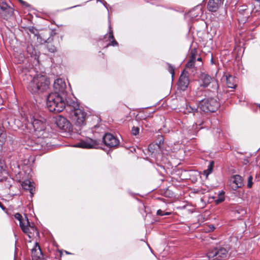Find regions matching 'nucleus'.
Returning a JSON list of instances; mask_svg holds the SVG:
<instances>
[{"label":"nucleus","instance_id":"obj_35","mask_svg":"<svg viewBox=\"0 0 260 260\" xmlns=\"http://www.w3.org/2000/svg\"><path fill=\"white\" fill-rule=\"evenodd\" d=\"M245 7H246V6H242L241 7V8L239 10V11H244L246 10V9L245 8Z\"/></svg>","mask_w":260,"mask_h":260},{"label":"nucleus","instance_id":"obj_29","mask_svg":"<svg viewBox=\"0 0 260 260\" xmlns=\"http://www.w3.org/2000/svg\"><path fill=\"white\" fill-rule=\"evenodd\" d=\"M140 129L138 127L133 126L132 129V134L134 136H137L139 133Z\"/></svg>","mask_w":260,"mask_h":260},{"label":"nucleus","instance_id":"obj_14","mask_svg":"<svg viewBox=\"0 0 260 260\" xmlns=\"http://www.w3.org/2000/svg\"><path fill=\"white\" fill-rule=\"evenodd\" d=\"M230 182L232 189L236 190L243 185V179L240 175H234L231 178Z\"/></svg>","mask_w":260,"mask_h":260},{"label":"nucleus","instance_id":"obj_25","mask_svg":"<svg viewBox=\"0 0 260 260\" xmlns=\"http://www.w3.org/2000/svg\"><path fill=\"white\" fill-rule=\"evenodd\" d=\"M224 200V196L223 192L220 193L217 199H215V202L217 204L222 202Z\"/></svg>","mask_w":260,"mask_h":260},{"label":"nucleus","instance_id":"obj_34","mask_svg":"<svg viewBox=\"0 0 260 260\" xmlns=\"http://www.w3.org/2000/svg\"><path fill=\"white\" fill-rule=\"evenodd\" d=\"M164 211L160 209L158 210L157 211V214L158 215L162 216V215H164Z\"/></svg>","mask_w":260,"mask_h":260},{"label":"nucleus","instance_id":"obj_42","mask_svg":"<svg viewBox=\"0 0 260 260\" xmlns=\"http://www.w3.org/2000/svg\"><path fill=\"white\" fill-rule=\"evenodd\" d=\"M104 6H105V8H106V9H108V7H107V6H106L105 4H104Z\"/></svg>","mask_w":260,"mask_h":260},{"label":"nucleus","instance_id":"obj_3","mask_svg":"<svg viewBox=\"0 0 260 260\" xmlns=\"http://www.w3.org/2000/svg\"><path fill=\"white\" fill-rule=\"evenodd\" d=\"M64 97L57 93H51L47 99L46 106L48 110L54 113L63 111L65 108Z\"/></svg>","mask_w":260,"mask_h":260},{"label":"nucleus","instance_id":"obj_13","mask_svg":"<svg viewBox=\"0 0 260 260\" xmlns=\"http://www.w3.org/2000/svg\"><path fill=\"white\" fill-rule=\"evenodd\" d=\"M189 83V80L188 76V73L184 71L179 78L178 86L181 90L184 91L187 88Z\"/></svg>","mask_w":260,"mask_h":260},{"label":"nucleus","instance_id":"obj_46","mask_svg":"<svg viewBox=\"0 0 260 260\" xmlns=\"http://www.w3.org/2000/svg\"><path fill=\"white\" fill-rule=\"evenodd\" d=\"M104 6H105V8H106V9H108V7H107V6H106L105 4H104Z\"/></svg>","mask_w":260,"mask_h":260},{"label":"nucleus","instance_id":"obj_10","mask_svg":"<svg viewBox=\"0 0 260 260\" xmlns=\"http://www.w3.org/2000/svg\"><path fill=\"white\" fill-rule=\"evenodd\" d=\"M55 123L59 128L65 131H70L71 127V123L65 117L61 116H58L56 119Z\"/></svg>","mask_w":260,"mask_h":260},{"label":"nucleus","instance_id":"obj_5","mask_svg":"<svg viewBox=\"0 0 260 260\" xmlns=\"http://www.w3.org/2000/svg\"><path fill=\"white\" fill-rule=\"evenodd\" d=\"M201 110L205 112H213L219 107L217 98H208L201 100L199 105Z\"/></svg>","mask_w":260,"mask_h":260},{"label":"nucleus","instance_id":"obj_18","mask_svg":"<svg viewBox=\"0 0 260 260\" xmlns=\"http://www.w3.org/2000/svg\"><path fill=\"white\" fill-rule=\"evenodd\" d=\"M22 186L23 189L26 190H29L31 194H32L33 184L32 182L29 180H26L22 183Z\"/></svg>","mask_w":260,"mask_h":260},{"label":"nucleus","instance_id":"obj_36","mask_svg":"<svg viewBox=\"0 0 260 260\" xmlns=\"http://www.w3.org/2000/svg\"><path fill=\"white\" fill-rule=\"evenodd\" d=\"M171 214V212H165L164 213V215H169Z\"/></svg>","mask_w":260,"mask_h":260},{"label":"nucleus","instance_id":"obj_7","mask_svg":"<svg viewBox=\"0 0 260 260\" xmlns=\"http://www.w3.org/2000/svg\"><path fill=\"white\" fill-rule=\"evenodd\" d=\"M104 144L108 147H114L119 145V141L114 136L111 134H106L103 137Z\"/></svg>","mask_w":260,"mask_h":260},{"label":"nucleus","instance_id":"obj_19","mask_svg":"<svg viewBox=\"0 0 260 260\" xmlns=\"http://www.w3.org/2000/svg\"><path fill=\"white\" fill-rule=\"evenodd\" d=\"M109 40L110 41V40H112V41H111V42L110 43H109L108 45H107V46H109L110 45H111V46H116V45H118V43L117 42V41L116 40H114V36H113V31L112 30V28H111V27L110 25H109Z\"/></svg>","mask_w":260,"mask_h":260},{"label":"nucleus","instance_id":"obj_26","mask_svg":"<svg viewBox=\"0 0 260 260\" xmlns=\"http://www.w3.org/2000/svg\"><path fill=\"white\" fill-rule=\"evenodd\" d=\"M15 218L17 219L19 221V225L20 226V223L22 222V223H24L25 222V219H24L21 216V215L18 213H16L14 215Z\"/></svg>","mask_w":260,"mask_h":260},{"label":"nucleus","instance_id":"obj_31","mask_svg":"<svg viewBox=\"0 0 260 260\" xmlns=\"http://www.w3.org/2000/svg\"><path fill=\"white\" fill-rule=\"evenodd\" d=\"M168 66H169L168 71L171 74L172 77L173 78L175 75L174 69L173 67H172L170 64H169Z\"/></svg>","mask_w":260,"mask_h":260},{"label":"nucleus","instance_id":"obj_1","mask_svg":"<svg viewBox=\"0 0 260 260\" xmlns=\"http://www.w3.org/2000/svg\"><path fill=\"white\" fill-rule=\"evenodd\" d=\"M27 89L32 93L42 92L49 88L50 81L46 76L36 75L34 77L26 75Z\"/></svg>","mask_w":260,"mask_h":260},{"label":"nucleus","instance_id":"obj_44","mask_svg":"<svg viewBox=\"0 0 260 260\" xmlns=\"http://www.w3.org/2000/svg\"><path fill=\"white\" fill-rule=\"evenodd\" d=\"M104 6H105V8H106V9H108V7H107V6H106L105 4H104Z\"/></svg>","mask_w":260,"mask_h":260},{"label":"nucleus","instance_id":"obj_16","mask_svg":"<svg viewBox=\"0 0 260 260\" xmlns=\"http://www.w3.org/2000/svg\"><path fill=\"white\" fill-rule=\"evenodd\" d=\"M31 255L33 259H40L42 257V252L38 243H36L31 250Z\"/></svg>","mask_w":260,"mask_h":260},{"label":"nucleus","instance_id":"obj_22","mask_svg":"<svg viewBox=\"0 0 260 260\" xmlns=\"http://www.w3.org/2000/svg\"><path fill=\"white\" fill-rule=\"evenodd\" d=\"M186 110L188 113H192L194 115L196 113H198V107L192 106L190 105H186Z\"/></svg>","mask_w":260,"mask_h":260},{"label":"nucleus","instance_id":"obj_48","mask_svg":"<svg viewBox=\"0 0 260 260\" xmlns=\"http://www.w3.org/2000/svg\"><path fill=\"white\" fill-rule=\"evenodd\" d=\"M29 54H31V55H32V54H33V53H31V52H29Z\"/></svg>","mask_w":260,"mask_h":260},{"label":"nucleus","instance_id":"obj_20","mask_svg":"<svg viewBox=\"0 0 260 260\" xmlns=\"http://www.w3.org/2000/svg\"><path fill=\"white\" fill-rule=\"evenodd\" d=\"M201 13V9L199 7H196L192 9L189 12V15L192 18L196 17Z\"/></svg>","mask_w":260,"mask_h":260},{"label":"nucleus","instance_id":"obj_32","mask_svg":"<svg viewBox=\"0 0 260 260\" xmlns=\"http://www.w3.org/2000/svg\"><path fill=\"white\" fill-rule=\"evenodd\" d=\"M236 211L238 214H241L242 216L246 214V211L241 208H239V209H237Z\"/></svg>","mask_w":260,"mask_h":260},{"label":"nucleus","instance_id":"obj_15","mask_svg":"<svg viewBox=\"0 0 260 260\" xmlns=\"http://www.w3.org/2000/svg\"><path fill=\"white\" fill-rule=\"evenodd\" d=\"M222 0H209L207 4V8L209 11L216 12L221 4Z\"/></svg>","mask_w":260,"mask_h":260},{"label":"nucleus","instance_id":"obj_2","mask_svg":"<svg viewBox=\"0 0 260 260\" xmlns=\"http://www.w3.org/2000/svg\"><path fill=\"white\" fill-rule=\"evenodd\" d=\"M27 127H33L34 135L38 139L46 137V122L44 118L38 116L29 115L26 117Z\"/></svg>","mask_w":260,"mask_h":260},{"label":"nucleus","instance_id":"obj_9","mask_svg":"<svg viewBox=\"0 0 260 260\" xmlns=\"http://www.w3.org/2000/svg\"><path fill=\"white\" fill-rule=\"evenodd\" d=\"M53 87L55 92L65 96L64 93L66 91V84L64 80L62 79H57L54 81Z\"/></svg>","mask_w":260,"mask_h":260},{"label":"nucleus","instance_id":"obj_37","mask_svg":"<svg viewBox=\"0 0 260 260\" xmlns=\"http://www.w3.org/2000/svg\"><path fill=\"white\" fill-rule=\"evenodd\" d=\"M19 1L20 2V3L23 5H26L27 6V5L26 4V3L23 1H22V0H19Z\"/></svg>","mask_w":260,"mask_h":260},{"label":"nucleus","instance_id":"obj_33","mask_svg":"<svg viewBox=\"0 0 260 260\" xmlns=\"http://www.w3.org/2000/svg\"><path fill=\"white\" fill-rule=\"evenodd\" d=\"M48 50L50 52L53 53L56 51V49L54 46H51L48 48Z\"/></svg>","mask_w":260,"mask_h":260},{"label":"nucleus","instance_id":"obj_8","mask_svg":"<svg viewBox=\"0 0 260 260\" xmlns=\"http://www.w3.org/2000/svg\"><path fill=\"white\" fill-rule=\"evenodd\" d=\"M20 228L23 232L26 234L29 239L34 236L35 232L37 233L36 228L34 226H30L28 218L25 217V222L22 223L21 222Z\"/></svg>","mask_w":260,"mask_h":260},{"label":"nucleus","instance_id":"obj_49","mask_svg":"<svg viewBox=\"0 0 260 260\" xmlns=\"http://www.w3.org/2000/svg\"><path fill=\"white\" fill-rule=\"evenodd\" d=\"M66 253H67V254H70V253H69V252H67V251H66Z\"/></svg>","mask_w":260,"mask_h":260},{"label":"nucleus","instance_id":"obj_6","mask_svg":"<svg viewBox=\"0 0 260 260\" xmlns=\"http://www.w3.org/2000/svg\"><path fill=\"white\" fill-rule=\"evenodd\" d=\"M227 255L228 251L223 247L211 248L207 253L209 260H219L225 258Z\"/></svg>","mask_w":260,"mask_h":260},{"label":"nucleus","instance_id":"obj_43","mask_svg":"<svg viewBox=\"0 0 260 260\" xmlns=\"http://www.w3.org/2000/svg\"><path fill=\"white\" fill-rule=\"evenodd\" d=\"M104 6H105V8H106V9H108V7H107V6H106L105 4H104Z\"/></svg>","mask_w":260,"mask_h":260},{"label":"nucleus","instance_id":"obj_45","mask_svg":"<svg viewBox=\"0 0 260 260\" xmlns=\"http://www.w3.org/2000/svg\"><path fill=\"white\" fill-rule=\"evenodd\" d=\"M104 6H105V8H106V9H108V7H107V6H106L105 4H104Z\"/></svg>","mask_w":260,"mask_h":260},{"label":"nucleus","instance_id":"obj_28","mask_svg":"<svg viewBox=\"0 0 260 260\" xmlns=\"http://www.w3.org/2000/svg\"><path fill=\"white\" fill-rule=\"evenodd\" d=\"M159 148V146L157 144H151L148 146V150L152 153V154L154 153V150L156 148Z\"/></svg>","mask_w":260,"mask_h":260},{"label":"nucleus","instance_id":"obj_41","mask_svg":"<svg viewBox=\"0 0 260 260\" xmlns=\"http://www.w3.org/2000/svg\"><path fill=\"white\" fill-rule=\"evenodd\" d=\"M78 6H79V5L74 6L73 7H71L70 8H75V7H78Z\"/></svg>","mask_w":260,"mask_h":260},{"label":"nucleus","instance_id":"obj_30","mask_svg":"<svg viewBox=\"0 0 260 260\" xmlns=\"http://www.w3.org/2000/svg\"><path fill=\"white\" fill-rule=\"evenodd\" d=\"M253 177L252 176H249L248 178V183H247V187L250 188L252 186L253 184Z\"/></svg>","mask_w":260,"mask_h":260},{"label":"nucleus","instance_id":"obj_17","mask_svg":"<svg viewBox=\"0 0 260 260\" xmlns=\"http://www.w3.org/2000/svg\"><path fill=\"white\" fill-rule=\"evenodd\" d=\"M225 79L226 85L229 88H235L236 87V79L233 76L231 75L226 76Z\"/></svg>","mask_w":260,"mask_h":260},{"label":"nucleus","instance_id":"obj_11","mask_svg":"<svg viewBox=\"0 0 260 260\" xmlns=\"http://www.w3.org/2000/svg\"><path fill=\"white\" fill-rule=\"evenodd\" d=\"M200 78L202 81L201 86L206 87L209 86L210 83H212L213 86L217 87V82L209 75L202 73L201 74Z\"/></svg>","mask_w":260,"mask_h":260},{"label":"nucleus","instance_id":"obj_39","mask_svg":"<svg viewBox=\"0 0 260 260\" xmlns=\"http://www.w3.org/2000/svg\"><path fill=\"white\" fill-rule=\"evenodd\" d=\"M0 207L1 208H2L3 209H5L4 207L3 206V205H2V204L1 202H0Z\"/></svg>","mask_w":260,"mask_h":260},{"label":"nucleus","instance_id":"obj_4","mask_svg":"<svg viewBox=\"0 0 260 260\" xmlns=\"http://www.w3.org/2000/svg\"><path fill=\"white\" fill-rule=\"evenodd\" d=\"M73 109L70 111V118L77 126H82L85 125L86 113L84 110L79 108L78 104L73 103Z\"/></svg>","mask_w":260,"mask_h":260},{"label":"nucleus","instance_id":"obj_38","mask_svg":"<svg viewBox=\"0 0 260 260\" xmlns=\"http://www.w3.org/2000/svg\"><path fill=\"white\" fill-rule=\"evenodd\" d=\"M203 124V123L202 122H199V121L197 122L196 123V125H202Z\"/></svg>","mask_w":260,"mask_h":260},{"label":"nucleus","instance_id":"obj_24","mask_svg":"<svg viewBox=\"0 0 260 260\" xmlns=\"http://www.w3.org/2000/svg\"><path fill=\"white\" fill-rule=\"evenodd\" d=\"M13 13V9L12 8V12L11 13H9V11H8V10H6V11H4V12H3L1 15L2 16V17H3V18L4 19H7L9 17H10L12 15Z\"/></svg>","mask_w":260,"mask_h":260},{"label":"nucleus","instance_id":"obj_47","mask_svg":"<svg viewBox=\"0 0 260 260\" xmlns=\"http://www.w3.org/2000/svg\"><path fill=\"white\" fill-rule=\"evenodd\" d=\"M27 49H28L27 50V52H29V47H28Z\"/></svg>","mask_w":260,"mask_h":260},{"label":"nucleus","instance_id":"obj_40","mask_svg":"<svg viewBox=\"0 0 260 260\" xmlns=\"http://www.w3.org/2000/svg\"><path fill=\"white\" fill-rule=\"evenodd\" d=\"M197 60H198V61H201V60H202V58H201V57H199V58H198L197 59Z\"/></svg>","mask_w":260,"mask_h":260},{"label":"nucleus","instance_id":"obj_21","mask_svg":"<svg viewBox=\"0 0 260 260\" xmlns=\"http://www.w3.org/2000/svg\"><path fill=\"white\" fill-rule=\"evenodd\" d=\"M0 14L7 10H8L9 13H11L12 12V8L9 6L6 3L4 2L0 3Z\"/></svg>","mask_w":260,"mask_h":260},{"label":"nucleus","instance_id":"obj_12","mask_svg":"<svg viewBox=\"0 0 260 260\" xmlns=\"http://www.w3.org/2000/svg\"><path fill=\"white\" fill-rule=\"evenodd\" d=\"M96 145L97 143L95 141L88 138L84 140H82L79 143H77L74 145V147L90 149L94 148Z\"/></svg>","mask_w":260,"mask_h":260},{"label":"nucleus","instance_id":"obj_27","mask_svg":"<svg viewBox=\"0 0 260 260\" xmlns=\"http://www.w3.org/2000/svg\"><path fill=\"white\" fill-rule=\"evenodd\" d=\"M212 172V163H210V165L208 167V169L204 171V175L206 176V177L208 176V175L211 173Z\"/></svg>","mask_w":260,"mask_h":260},{"label":"nucleus","instance_id":"obj_23","mask_svg":"<svg viewBox=\"0 0 260 260\" xmlns=\"http://www.w3.org/2000/svg\"><path fill=\"white\" fill-rule=\"evenodd\" d=\"M196 61V57L194 55H191L190 58L186 64V67L187 68H192L194 67V63Z\"/></svg>","mask_w":260,"mask_h":260}]
</instances>
